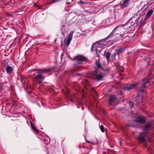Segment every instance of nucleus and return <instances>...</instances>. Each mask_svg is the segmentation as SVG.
Returning <instances> with one entry per match:
<instances>
[{"instance_id":"obj_4","label":"nucleus","mask_w":154,"mask_h":154,"mask_svg":"<svg viewBox=\"0 0 154 154\" xmlns=\"http://www.w3.org/2000/svg\"><path fill=\"white\" fill-rule=\"evenodd\" d=\"M74 32V30L70 32L68 36L66 38L64 41V45L65 46H66L67 47L69 46L72 40L73 34Z\"/></svg>"},{"instance_id":"obj_11","label":"nucleus","mask_w":154,"mask_h":154,"mask_svg":"<svg viewBox=\"0 0 154 154\" xmlns=\"http://www.w3.org/2000/svg\"><path fill=\"white\" fill-rule=\"evenodd\" d=\"M135 121L137 122H139L140 123H143L144 122L145 120L143 118L139 117L137 118L135 120Z\"/></svg>"},{"instance_id":"obj_1","label":"nucleus","mask_w":154,"mask_h":154,"mask_svg":"<svg viewBox=\"0 0 154 154\" xmlns=\"http://www.w3.org/2000/svg\"><path fill=\"white\" fill-rule=\"evenodd\" d=\"M153 122H151L146 124L143 128V133H141L138 137L139 141L140 143H143L145 141L144 133H146L151 129V127L153 124Z\"/></svg>"},{"instance_id":"obj_9","label":"nucleus","mask_w":154,"mask_h":154,"mask_svg":"<svg viewBox=\"0 0 154 154\" xmlns=\"http://www.w3.org/2000/svg\"><path fill=\"white\" fill-rule=\"evenodd\" d=\"M125 50V47H123L120 48L116 50V53L118 55H119L120 54L122 53Z\"/></svg>"},{"instance_id":"obj_12","label":"nucleus","mask_w":154,"mask_h":154,"mask_svg":"<svg viewBox=\"0 0 154 154\" xmlns=\"http://www.w3.org/2000/svg\"><path fill=\"white\" fill-rule=\"evenodd\" d=\"M13 71V69L10 66H8L6 69V71L8 74L11 73Z\"/></svg>"},{"instance_id":"obj_21","label":"nucleus","mask_w":154,"mask_h":154,"mask_svg":"<svg viewBox=\"0 0 154 154\" xmlns=\"http://www.w3.org/2000/svg\"><path fill=\"white\" fill-rule=\"evenodd\" d=\"M59 1V0H52V2L55 3Z\"/></svg>"},{"instance_id":"obj_5","label":"nucleus","mask_w":154,"mask_h":154,"mask_svg":"<svg viewBox=\"0 0 154 154\" xmlns=\"http://www.w3.org/2000/svg\"><path fill=\"white\" fill-rule=\"evenodd\" d=\"M101 43H96L93 44L92 46L91 51H95L96 53H97L98 51H99L98 49V48L103 47V46Z\"/></svg>"},{"instance_id":"obj_2","label":"nucleus","mask_w":154,"mask_h":154,"mask_svg":"<svg viewBox=\"0 0 154 154\" xmlns=\"http://www.w3.org/2000/svg\"><path fill=\"white\" fill-rule=\"evenodd\" d=\"M125 29L122 25H119L116 26L110 33L109 35L107 37L109 38L113 34H119L120 37H122L125 33Z\"/></svg>"},{"instance_id":"obj_13","label":"nucleus","mask_w":154,"mask_h":154,"mask_svg":"<svg viewBox=\"0 0 154 154\" xmlns=\"http://www.w3.org/2000/svg\"><path fill=\"white\" fill-rule=\"evenodd\" d=\"M115 100V97L114 96H111L110 97L109 100V103L110 105L112 104V103Z\"/></svg>"},{"instance_id":"obj_7","label":"nucleus","mask_w":154,"mask_h":154,"mask_svg":"<svg viewBox=\"0 0 154 154\" xmlns=\"http://www.w3.org/2000/svg\"><path fill=\"white\" fill-rule=\"evenodd\" d=\"M149 77H146L143 80V85L140 87V92H142L144 91V89L146 88L145 85L149 82Z\"/></svg>"},{"instance_id":"obj_19","label":"nucleus","mask_w":154,"mask_h":154,"mask_svg":"<svg viewBox=\"0 0 154 154\" xmlns=\"http://www.w3.org/2000/svg\"><path fill=\"white\" fill-rule=\"evenodd\" d=\"M96 65L97 68H101V66L98 62L96 63Z\"/></svg>"},{"instance_id":"obj_15","label":"nucleus","mask_w":154,"mask_h":154,"mask_svg":"<svg viewBox=\"0 0 154 154\" xmlns=\"http://www.w3.org/2000/svg\"><path fill=\"white\" fill-rule=\"evenodd\" d=\"M105 55L107 60H108L109 59L110 57V53L108 51L106 53H105Z\"/></svg>"},{"instance_id":"obj_20","label":"nucleus","mask_w":154,"mask_h":154,"mask_svg":"<svg viewBox=\"0 0 154 154\" xmlns=\"http://www.w3.org/2000/svg\"><path fill=\"white\" fill-rule=\"evenodd\" d=\"M88 2H84L82 1H80V2H79V3H80V4H85V3H88Z\"/></svg>"},{"instance_id":"obj_22","label":"nucleus","mask_w":154,"mask_h":154,"mask_svg":"<svg viewBox=\"0 0 154 154\" xmlns=\"http://www.w3.org/2000/svg\"><path fill=\"white\" fill-rule=\"evenodd\" d=\"M86 142H87V143H90V142L89 141H86Z\"/></svg>"},{"instance_id":"obj_14","label":"nucleus","mask_w":154,"mask_h":154,"mask_svg":"<svg viewBox=\"0 0 154 154\" xmlns=\"http://www.w3.org/2000/svg\"><path fill=\"white\" fill-rule=\"evenodd\" d=\"M128 1L129 0H125L123 2L124 5H122V7L124 8L126 7L128 5Z\"/></svg>"},{"instance_id":"obj_8","label":"nucleus","mask_w":154,"mask_h":154,"mask_svg":"<svg viewBox=\"0 0 154 154\" xmlns=\"http://www.w3.org/2000/svg\"><path fill=\"white\" fill-rule=\"evenodd\" d=\"M137 84L135 83H132L131 84L128 86H125L124 88V89L127 91H129L134 88Z\"/></svg>"},{"instance_id":"obj_16","label":"nucleus","mask_w":154,"mask_h":154,"mask_svg":"<svg viewBox=\"0 0 154 154\" xmlns=\"http://www.w3.org/2000/svg\"><path fill=\"white\" fill-rule=\"evenodd\" d=\"M153 12L152 10L151 9L149 10L147 13V16L148 17H150L152 14Z\"/></svg>"},{"instance_id":"obj_6","label":"nucleus","mask_w":154,"mask_h":154,"mask_svg":"<svg viewBox=\"0 0 154 154\" xmlns=\"http://www.w3.org/2000/svg\"><path fill=\"white\" fill-rule=\"evenodd\" d=\"M75 60H76V62L78 63H81V62L86 61L87 59L86 58L81 55H78L75 58Z\"/></svg>"},{"instance_id":"obj_18","label":"nucleus","mask_w":154,"mask_h":154,"mask_svg":"<svg viewBox=\"0 0 154 154\" xmlns=\"http://www.w3.org/2000/svg\"><path fill=\"white\" fill-rule=\"evenodd\" d=\"M100 127L102 132H104V129L103 126L102 125H101L100 126Z\"/></svg>"},{"instance_id":"obj_23","label":"nucleus","mask_w":154,"mask_h":154,"mask_svg":"<svg viewBox=\"0 0 154 154\" xmlns=\"http://www.w3.org/2000/svg\"><path fill=\"white\" fill-rule=\"evenodd\" d=\"M133 105H132L131 106H130L131 107H133Z\"/></svg>"},{"instance_id":"obj_10","label":"nucleus","mask_w":154,"mask_h":154,"mask_svg":"<svg viewBox=\"0 0 154 154\" xmlns=\"http://www.w3.org/2000/svg\"><path fill=\"white\" fill-rule=\"evenodd\" d=\"M95 78L98 80H100L103 77V75L101 73L97 74V73H94Z\"/></svg>"},{"instance_id":"obj_17","label":"nucleus","mask_w":154,"mask_h":154,"mask_svg":"<svg viewBox=\"0 0 154 154\" xmlns=\"http://www.w3.org/2000/svg\"><path fill=\"white\" fill-rule=\"evenodd\" d=\"M31 127L35 131L36 133H38L39 130L38 129L35 128L32 125V124L31 123Z\"/></svg>"},{"instance_id":"obj_3","label":"nucleus","mask_w":154,"mask_h":154,"mask_svg":"<svg viewBox=\"0 0 154 154\" xmlns=\"http://www.w3.org/2000/svg\"><path fill=\"white\" fill-rule=\"evenodd\" d=\"M54 71L53 69H40L39 70V72L38 74V75L35 77V79L37 80H39V82L41 83L44 79V77L43 76L44 72L46 73L51 74H52Z\"/></svg>"}]
</instances>
